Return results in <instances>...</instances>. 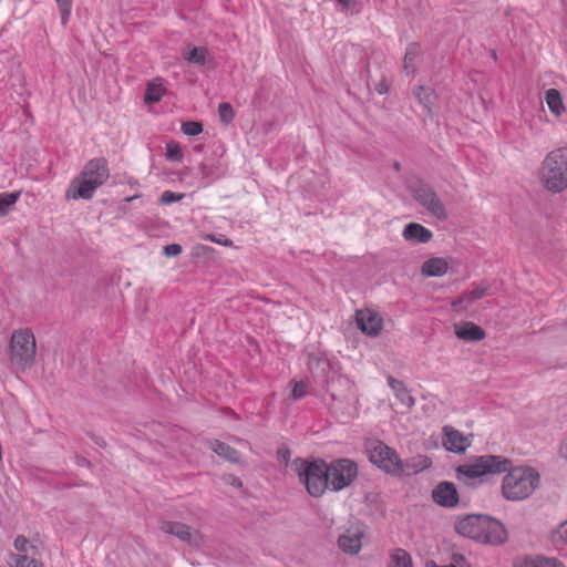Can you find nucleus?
<instances>
[{
  "label": "nucleus",
  "mask_w": 567,
  "mask_h": 567,
  "mask_svg": "<svg viewBox=\"0 0 567 567\" xmlns=\"http://www.w3.org/2000/svg\"><path fill=\"white\" fill-rule=\"evenodd\" d=\"M487 292V288L477 286L470 291L462 293L456 300L452 302V308L455 311H463L470 308L474 302L482 299Z\"/></svg>",
  "instance_id": "nucleus-17"
},
{
  "label": "nucleus",
  "mask_w": 567,
  "mask_h": 567,
  "mask_svg": "<svg viewBox=\"0 0 567 567\" xmlns=\"http://www.w3.org/2000/svg\"><path fill=\"white\" fill-rule=\"evenodd\" d=\"M506 472L502 482V494L508 501L527 498L539 484V474L533 467H509Z\"/></svg>",
  "instance_id": "nucleus-4"
},
{
  "label": "nucleus",
  "mask_w": 567,
  "mask_h": 567,
  "mask_svg": "<svg viewBox=\"0 0 567 567\" xmlns=\"http://www.w3.org/2000/svg\"><path fill=\"white\" fill-rule=\"evenodd\" d=\"M545 102L550 114L555 118H560L567 111L561 93L556 89H548L544 95Z\"/></svg>",
  "instance_id": "nucleus-19"
},
{
  "label": "nucleus",
  "mask_w": 567,
  "mask_h": 567,
  "mask_svg": "<svg viewBox=\"0 0 567 567\" xmlns=\"http://www.w3.org/2000/svg\"><path fill=\"white\" fill-rule=\"evenodd\" d=\"M369 460L388 474L401 475L402 460L398 453L380 441L372 442L368 449Z\"/></svg>",
  "instance_id": "nucleus-9"
},
{
  "label": "nucleus",
  "mask_w": 567,
  "mask_h": 567,
  "mask_svg": "<svg viewBox=\"0 0 567 567\" xmlns=\"http://www.w3.org/2000/svg\"><path fill=\"white\" fill-rule=\"evenodd\" d=\"M63 20L68 19L72 10V0H55Z\"/></svg>",
  "instance_id": "nucleus-38"
},
{
  "label": "nucleus",
  "mask_w": 567,
  "mask_h": 567,
  "mask_svg": "<svg viewBox=\"0 0 567 567\" xmlns=\"http://www.w3.org/2000/svg\"><path fill=\"white\" fill-rule=\"evenodd\" d=\"M431 465L432 461L430 457L425 455H416L406 460L405 462L402 461L403 471L401 472V475L415 474L429 468Z\"/></svg>",
  "instance_id": "nucleus-24"
},
{
  "label": "nucleus",
  "mask_w": 567,
  "mask_h": 567,
  "mask_svg": "<svg viewBox=\"0 0 567 567\" xmlns=\"http://www.w3.org/2000/svg\"><path fill=\"white\" fill-rule=\"evenodd\" d=\"M164 254L167 257H176L182 254V246L178 244H171L164 247Z\"/></svg>",
  "instance_id": "nucleus-39"
},
{
  "label": "nucleus",
  "mask_w": 567,
  "mask_h": 567,
  "mask_svg": "<svg viewBox=\"0 0 567 567\" xmlns=\"http://www.w3.org/2000/svg\"><path fill=\"white\" fill-rule=\"evenodd\" d=\"M218 115H219L220 121L225 125H228L229 123H231L233 120L235 118V112H234V109L230 105V103H228V102L220 103L218 105Z\"/></svg>",
  "instance_id": "nucleus-33"
},
{
  "label": "nucleus",
  "mask_w": 567,
  "mask_h": 567,
  "mask_svg": "<svg viewBox=\"0 0 567 567\" xmlns=\"http://www.w3.org/2000/svg\"><path fill=\"white\" fill-rule=\"evenodd\" d=\"M292 468L298 474L300 481L305 483L311 496H321L329 486L327 463L322 460L308 462L302 458H296L292 462Z\"/></svg>",
  "instance_id": "nucleus-7"
},
{
  "label": "nucleus",
  "mask_w": 567,
  "mask_h": 567,
  "mask_svg": "<svg viewBox=\"0 0 567 567\" xmlns=\"http://www.w3.org/2000/svg\"><path fill=\"white\" fill-rule=\"evenodd\" d=\"M538 183L549 194L567 190V146L549 151L538 168Z\"/></svg>",
  "instance_id": "nucleus-2"
},
{
  "label": "nucleus",
  "mask_w": 567,
  "mask_h": 567,
  "mask_svg": "<svg viewBox=\"0 0 567 567\" xmlns=\"http://www.w3.org/2000/svg\"><path fill=\"white\" fill-rule=\"evenodd\" d=\"M159 529L165 534L176 536L183 542H190L192 539L190 527L179 522L163 520L159 525Z\"/></svg>",
  "instance_id": "nucleus-20"
},
{
  "label": "nucleus",
  "mask_w": 567,
  "mask_h": 567,
  "mask_svg": "<svg viewBox=\"0 0 567 567\" xmlns=\"http://www.w3.org/2000/svg\"><path fill=\"white\" fill-rule=\"evenodd\" d=\"M280 454H281L284 460H286V461L288 460V457H289V452L288 451H285L282 453L280 452Z\"/></svg>",
  "instance_id": "nucleus-44"
},
{
  "label": "nucleus",
  "mask_w": 567,
  "mask_h": 567,
  "mask_svg": "<svg viewBox=\"0 0 567 567\" xmlns=\"http://www.w3.org/2000/svg\"><path fill=\"white\" fill-rule=\"evenodd\" d=\"M329 486L338 492L351 485L358 475L357 464L349 458H340L327 464Z\"/></svg>",
  "instance_id": "nucleus-10"
},
{
  "label": "nucleus",
  "mask_w": 567,
  "mask_h": 567,
  "mask_svg": "<svg viewBox=\"0 0 567 567\" xmlns=\"http://www.w3.org/2000/svg\"><path fill=\"white\" fill-rule=\"evenodd\" d=\"M363 530L359 527L347 529L338 538L340 549L350 555H355L362 547Z\"/></svg>",
  "instance_id": "nucleus-15"
},
{
  "label": "nucleus",
  "mask_w": 567,
  "mask_h": 567,
  "mask_svg": "<svg viewBox=\"0 0 567 567\" xmlns=\"http://www.w3.org/2000/svg\"><path fill=\"white\" fill-rule=\"evenodd\" d=\"M472 434H464L452 425L442 427V445L449 452L464 454L472 445Z\"/></svg>",
  "instance_id": "nucleus-11"
},
{
  "label": "nucleus",
  "mask_w": 567,
  "mask_h": 567,
  "mask_svg": "<svg viewBox=\"0 0 567 567\" xmlns=\"http://www.w3.org/2000/svg\"><path fill=\"white\" fill-rule=\"evenodd\" d=\"M450 270V260L444 257H431L421 266L423 277H443Z\"/></svg>",
  "instance_id": "nucleus-16"
},
{
  "label": "nucleus",
  "mask_w": 567,
  "mask_h": 567,
  "mask_svg": "<svg viewBox=\"0 0 567 567\" xmlns=\"http://www.w3.org/2000/svg\"><path fill=\"white\" fill-rule=\"evenodd\" d=\"M402 236L405 240L425 244L432 239L433 233L421 224L410 223L404 227Z\"/></svg>",
  "instance_id": "nucleus-18"
},
{
  "label": "nucleus",
  "mask_w": 567,
  "mask_h": 567,
  "mask_svg": "<svg viewBox=\"0 0 567 567\" xmlns=\"http://www.w3.org/2000/svg\"><path fill=\"white\" fill-rule=\"evenodd\" d=\"M37 341L29 328L17 329L12 332L9 342V360L18 371L31 369L35 362Z\"/></svg>",
  "instance_id": "nucleus-5"
},
{
  "label": "nucleus",
  "mask_w": 567,
  "mask_h": 567,
  "mask_svg": "<svg viewBox=\"0 0 567 567\" xmlns=\"http://www.w3.org/2000/svg\"><path fill=\"white\" fill-rule=\"evenodd\" d=\"M421 53V47L419 43H410L406 48L404 59H403V68L406 72H414L415 62Z\"/></svg>",
  "instance_id": "nucleus-28"
},
{
  "label": "nucleus",
  "mask_w": 567,
  "mask_h": 567,
  "mask_svg": "<svg viewBox=\"0 0 567 567\" xmlns=\"http://www.w3.org/2000/svg\"><path fill=\"white\" fill-rule=\"evenodd\" d=\"M110 177V169L107 161L104 157H96L90 159L81 173L71 181L66 192L65 198L91 199L95 190L104 185Z\"/></svg>",
  "instance_id": "nucleus-1"
},
{
  "label": "nucleus",
  "mask_w": 567,
  "mask_h": 567,
  "mask_svg": "<svg viewBox=\"0 0 567 567\" xmlns=\"http://www.w3.org/2000/svg\"><path fill=\"white\" fill-rule=\"evenodd\" d=\"M414 198L437 219L444 220L447 218L446 209L443 203L430 187L421 186L415 189Z\"/></svg>",
  "instance_id": "nucleus-12"
},
{
  "label": "nucleus",
  "mask_w": 567,
  "mask_h": 567,
  "mask_svg": "<svg viewBox=\"0 0 567 567\" xmlns=\"http://www.w3.org/2000/svg\"><path fill=\"white\" fill-rule=\"evenodd\" d=\"M13 547L14 551H10L6 558L9 567H44L37 546L25 536L18 535L13 540Z\"/></svg>",
  "instance_id": "nucleus-8"
},
{
  "label": "nucleus",
  "mask_w": 567,
  "mask_h": 567,
  "mask_svg": "<svg viewBox=\"0 0 567 567\" xmlns=\"http://www.w3.org/2000/svg\"><path fill=\"white\" fill-rule=\"evenodd\" d=\"M517 567H566L565 564L555 557H544V556H535V557H526L524 558Z\"/></svg>",
  "instance_id": "nucleus-25"
},
{
  "label": "nucleus",
  "mask_w": 567,
  "mask_h": 567,
  "mask_svg": "<svg viewBox=\"0 0 567 567\" xmlns=\"http://www.w3.org/2000/svg\"><path fill=\"white\" fill-rule=\"evenodd\" d=\"M559 454H560V456L567 458V435L564 437V440L560 443Z\"/></svg>",
  "instance_id": "nucleus-42"
},
{
  "label": "nucleus",
  "mask_w": 567,
  "mask_h": 567,
  "mask_svg": "<svg viewBox=\"0 0 567 567\" xmlns=\"http://www.w3.org/2000/svg\"><path fill=\"white\" fill-rule=\"evenodd\" d=\"M457 533L483 544L499 545L507 538L505 527L498 520L483 515H468L457 520Z\"/></svg>",
  "instance_id": "nucleus-3"
},
{
  "label": "nucleus",
  "mask_w": 567,
  "mask_h": 567,
  "mask_svg": "<svg viewBox=\"0 0 567 567\" xmlns=\"http://www.w3.org/2000/svg\"><path fill=\"white\" fill-rule=\"evenodd\" d=\"M419 103L422 104L427 112H431L434 101L436 99L435 93L432 89L425 86H419L414 92Z\"/></svg>",
  "instance_id": "nucleus-29"
},
{
  "label": "nucleus",
  "mask_w": 567,
  "mask_h": 567,
  "mask_svg": "<svg viewBox=\"0 0 567 567\" xmlns=\"http://www.w3.org/2000/svg\"><path fill=\"white\" fill-rule=\"evenodd\" d=\"M388 384L395 394L396 399L400 400L404 406L411 409L414 405L415 400L402 381H399L390 375L388 377Z\"/></svg>",
  "instance_id": "nucleus-23"
},
{
  "label": "nucleus",
  "mask_w": 567,
  "mask_h": 567,
  "mask_svg": "<svg viewBox=\"0 0 567 567\" xmlns=\"http://www.w3.org/2000/svg\"><path fill=\"white\" fill-rule=\"evenodd\" d=\"M375 90L379 94H385L389 91V85L385 80L377 84Z\"/></svg>",
  "instance_id": "nucleus-41"
},
{
  "label": "nucleus",
  "mask_w": 567,
  "mask_h": 567,
  "mask_svg": "<svg viewBox=\"0 0 567 567\" xmlns=\"http://www.w3.org/2000/svg\"><path fill=\"white\" fill-rule=\"evenodd\" d=\"M455 334L465 341H481L485 338V331L473 322H464L455 327Z\"/></svg>",
  "instance_id": "nucleus-21"
},
{
  "label": "nucleus",
  "mask_w": 567,
  "mask_h": 567,
  "mask_svg": "<svg viewBox=\"0 0 567 567\" xmlns=\"http://www.w3.org/2000/svg\"><path fill=\"white\" fill-rule=\"evenodd\" d=\"M433 501L443 507H454L458 503V493L451 482L439 483L432 492Z\"/></svg>",
  "instance_id": "nucleus-14"
},
{
  "label": "nucleus",
  "mask_w": 567,
  "mask_h": 567,
  "mask_svg": "<svg viewBox=\"0 0 567 567\" xmlns=\"http://www.w3.org/2000/svg\"><path fill=\"white\" fill-rule=\"evenodd\" d=\"M206 239L212 241V243L225 246V247H231L233 246V241L229 238H227L225 235H213V234H210V235L206 236Z\"/></svg>",
  "instance_id": "nucleus-37"
},
{
  "label": "nucleus",
  "mask_w": 567,
  "mask_h": 567,
  "mask_svg": "<svg viewBox=\"0 0 567 567\" xmlns=\"http://www.w3.org/2000/svg\"><path fill=\"white\" fill-rule=\"evenodd\" d=\"M229 483L233 485V486H237V487H240L241 486V482L239 478H236V477H233L230 476L229 477Z\"/></svg>",
  "instance_id": "nucleus-43"
},
{
  "label": "nucleus",
  "mask_w": 567,
  "mask_h": 567,
  "mask_svg": "<svg viewBox=\"0 0 567 567\" xmlns=\"http://www.w3.org/2000/svg\"><path fill=\"white\" fill-rule=\"evenodd\" d=\"M166 157L169 161L181 162L183 159V151L177 142H168L166 144Z\"/></svg>",
  "instance_id": "nucleus-34"
},
{
  "label": "nucleus",
  "mask_w": 567,
  "mask_h": 567,
  "mask_svg": "<svg viewBox=\"0 0 567 567\" xmlns=\"http://www.w3.org/2000/svg\"><path fill=\"white\" fill-rule=\"evenodd\" d=\"M21 192H12L0 194V215L3 216L8 213L9 208L14 206L19 200Z\"/></svg>",
  "instance_id": "nucleus-31"
},
{
  "label": "nucleus",
  "mask_w": 567,
  "mask_h": 567,
  "mask_svg": "<svg viewBox=\"0 0 567 567\" xmlns=\"http://www.w3.org/2000/svg\"><path fill=\"white\" fill-rule=\"evenodd\" d=\"M551 542L557 547L567 545V519L551 533Z\"/></svg>",
  "instance_id": "nucleus-32"
},
{
  "label": "nucleus",
  "mask_w": 567,
  "mask_h": 567,
  "mask_svg": "<svg viewBox=\"0 0 567 567\" xmlns=\"http://www.w3.org/2000/svg\"><path fill=\"white\" fill-rule=\"evenodd\" d=\"M209 446L217 455L224 457L225 460L233 463L239 462V452L230 447L229 445L225 444L224 442L214 440L209 442Z\"/></svg>",
  "instance_id": "nucleus-26"
},
{
  "label": "nucleus",
  "mask_w": 567,
  "mask_h": 567,
  "mask_svg": "<svg viewBox=\"0 0 567 567\" xmlns=\"http://www.w3.org/2000/svg\"><path fill=\"white\" fill-rule=\"evenodd\" d=\"M391 567H412V559L409 553L398 548L391 555Z\"/></svg>",
  "instance_id": "nucleus-30"
},
{
  "label": "nucleus",
  "mask_w": 567,
  "mask_h": 567,
  "mask_svg": "<svg viewBox=\"0 0 567 567\" xmlns=\"http://www.w3.org/2000/svg\"><path fill=\"white\" fill-rule=\"evenodd\" d=\"M182 197L183 195L166 190L162 194V202L165 204H171L181 200Z\"/></svg>",
  "instance_id": "nucleus-40"
},
{
  "label": "nucleus",
  "mask_w": 567,
  "mask_h": 567,
  "mask_svg": "<svg viewBox=\"0 0 567 567\" xmlns=\"http://www.w3.org/2000/svg\"><path fill=\"white\" fill-rule=\"evenodd\" d=\"M358 328L369 337H378L383 329V318L372 309H360L355 312Z\"/></svg>",
  "instance_id": "nucleus-13"
},
{
  "label": "nucleus",
  "mask_w": 567,
  "mask_h": 567,
  "mask_svg": "<svg viewBox=\"0 0 567 567\" xmlns=\"http://www.w3.org/2000/svg\"><path fill=\"white\" fill-rule=\"evenodd\" d=\"M512 466L511 460L502 455H481L470 458L456 468L460 480H475L485 475L505 473Z\"/></svg>",
  "instance_id": "nucleus-6"
},
{
  "label": "nucleus",
  "mask_w": 567,
  "mask_h": 567,
  "mask_svg": "<svg viewBox=\"0 0 567 567\" xmlns=\"http://www.w3.org/2000/svg\"><path fill=\"white\" fill-rule=\"evenodd\" d=\"M182 132L188 136H196L203 132V125L196 121H187L182 123Z\"/></svg>",
  "instance_id": "nucleus-35"
},
{
  "label": "nucleus",
  "mask_w": 567,
  "mask_h": 567,
  "mask_svg": "<svg viewBox=\"0 0 567 567\" xmlns=\"http://www.w3.org/2000/svg\"><path fill=\"white\" fill-rule=\"evenodd\" d=\"M208 50L204 47H188L183 51V56L188 63L203 65L206 62Z\"/></svg>",
  "instance_id": "nucleus-27"
},
{
  "label": "nucleus",
  "mask_w": 567,
  "mask_h": 567,
  "mask_svg": "<svg viewBox=\"0 0 567 567\" xmlns=\"http://www.w3.org/2000/svg\"><path fill=\"white\" fill-rule=\"evenodd\" d=\"M308 393L307 383L303 381H297L293 383L291 395L295 400L305 398Z\"/></svg>",
  "instance_id": "nucleus-36"
},
{
  "label": "nucleus",
  "mask_w": 567,
  "mask_h": 567,
  "mask_svg": "<svg viewBox=\"0 0 567 567\" xmlns=\"http://www.w3.org/2000/svg\"><path fill=\"white\" fill-rule=\"evenodd\" d=\"M165 94L164 80L162 78H154L146 85L144 101L146 104L157 103Z\"/></svg>",
  "instance_id": "nucleus-22"
},
{
  "label": "nucleus",
  "mask_w": 567,
  "mask_h": 567,
  "mask_svg": "<svg viewBox=\"0 0 567 567\" xmlns=\"http://www.w3.org/2000/svg\"><path fill=\"white\" fill-rule=\"evenodd\" d=\"M338 1L341 2L344 6H349L351 0H338Z\"/></svg>",
  "instance_id": "nucleus-45"
}]
</instances>
